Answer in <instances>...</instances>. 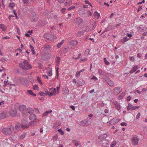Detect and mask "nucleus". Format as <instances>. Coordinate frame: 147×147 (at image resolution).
Wrapping results in <instances>:
<instances>
[{
  "instance_id": "nucleus-1",
  "label": "nucleus",
  "mask_w": 147,
  "mask_h": 147,
  "mask_svg": "<svg viewBox=\"0 0 147 147\" xmlns=\"http://www.w3.org/2000/svg\"><path fill=\"white\" fill-rule=\"evenodd\" d=\"M14 129V127L9 125L7 127L3 128L1 130L2 133L6 136H9L12 134L13 131Z\"/></svg>"
},
{
  "instance_id": "nucleus-2",
  "label": "nucleus",
  "mask_w": 147,
  "mask_h": 147,
  "mask_svg": "<svg viewBox=\"0 0 147 147\" xmlns=\"http://www.w3.org/2000/svg\"><path fill=\"white\" fill-rule=\"evenodd\" d=\"M19 65L21 68L24 70L30 69L32 68V66L26 60H24L22 63H20Z\"/></svg>"
},
{
  "instance_id": "nucleus-3",
  "label": "nucleus",
  "mask_w": 147,
  "mask_h": 147,
  "mask_svg": "<svg viewBox=\"0 0 147 147\" xmlns=\"http://www.w3.org/2000/svg\"><path fill=\"white\" fill-rule=\"evenodd\" d=\"M44 36L47 39L51 40L56 38V36L50 34H45Z\"/></svg>"
},
{
  "instance_id": "nucleus-4",
  "label": "nucleus",
  "mask_w": 147,
  "mask_h": 147,
  "mask_svg": "<svg viewBox=\"0 0 147 147\" xmlns=\"http://www.w3.org/2000/svg\"><path fill=\"white\" fill-rule=\"evenodd\" d=\"M20 83L24 85L28 86L29 85L28 81L26 78H21L19 79Z\"/></svg>"
},
{
  "instance_id": "nucleus-5",
  "label": "nucleus",
  "mask_w": 147,
  "mask_h": 147,
  "mask_svg": "<svg viewBox=\"0 0 147 147\" xmlns=\"http://www.w3.org/2000/svg\"><path fill=\"white\" fill-rule=\"evenodd\" d=\"M38 16L35 13H32L30 15V19L32 22H35L38 20Z\"/></svg>"
},
{
  "instance_id": "nucleus-6",
  "label": "nucleus",
  "mask_w": 147,
  "mask_h": 147,
  "mask_svg": "<svg viewBox=\"0 0 147 147\" xmlns=\"http://www.w3.org/2000/svg\"><path fill=\"white\" fill-rule=\"evenodd\" d=\"M103 79L105 82L108 84L110 86H112L114 85V82L112 81L109 78L106 77H104Z\"/></svg>"
},
{
  "instance_id": "nucleus-7",
  "label": "nucleus",
  "mask_w": 147,
  "mask_h": 147,
  "mask_svg": "<svg viewBox=\"0 0 147 147\" xmlns=\"http://www.w3.org/2000/svg\"><path fill=\"white\" fill-rule=\"evenodd\" d=\"M82 19L80 18H78L74 20V23L75 24L79 25L82 23Z\"/></svg>"
},
{
  "instance_id": "nucleus-8",
  "label": "nucleus",
  "mask_w": 147,
  "mask_h": 147,
  "mask_svg": "<svg viewBox=\"0 0 147 147\" xmlns=\"http://www.w3.org/2000/svg\"><path fill=\"white\" fill-rule=\"evenodd\" d=\"M91 119L89 117H87L86 119H84L83 121V126H87L90 123Z\"/></svg>"
},
{
  "instance_id": "nucleus-9",
  "label": "nucleus",
  "mask_w": 147,
  "mask_h": 147,
  "mask_svg": "<svg viewBox=\"0 0 147 147\" xmlns=\"http://www.w3.org/2000/svg\"><path fill=\"white\" fill-rule=\"evenodd\" d=\"M121 88L120 87H117L115 88L114 89V93L115 94H119L121 91Z\"/></svg>"
},
{
  "instance_id": "nucleus-10",
  "label": "nucleus",
  "mask_w": 147,
  "mask_h": 147,
  "mask_svg": "<svg viewBox=\"0 0 147 147\" xmlns=\"http://www.w3.org/2000/svg\"><path fill=\"white\" fill-rule=\"evenodd\" d=\"M139 140V139L136 137H134L133 138L132 141V144L135 145H137Z\"/></svg>"
},
{
  "instance_id": "nucleus-11",
  "label": "nucleus",
  "mask_w": 147,
  "mask_h": 147,
  "mask_svg": "<svg viewBox=\"0 0 147 147\" xmlns=\"http://www.w3.org/2000/svg\"><path fill=\"white\" fill-rule=\"evenodd\" d=\"M11 116L12 117L16 116L17 114V111L16 109L11 110L10 112Z\"/></svg>"
},
{
  "instance_id": "nucleus-12",
  "label": "nucleus",
  "mask_w": 147,
  "mask_h": 147,
  "mask_svg": "<svg viewBox=\"0 0 147 147\" xmlns=\"http://www.w3.org/2000/svg\"><path fill=\"white\" fill-rule=\"evenodd\" d=\"M84 14L85 15V16H84V17L86 16V17H88L89 16H92V13L89 11L84 10Z\"/></svg>"
},
{
  "instance_id": "nucleus-13",
  "label": "nucleus",
  "mask_w": 147,
  "mask_h": 147,
  "mask_svg": "<svg viewBox=\"0 0 147 147\" xmlns=\"http://www.w3.org/2000/svg\"><path fill=\"white\" fill-rule=\"evenodd\" d=\"M114 104L115 105L116 108L119 111L121 109L120 105L117 102L115 101L113 102Z\"/></svg>"
},
{
  "instance_id": "nucleus-14",
  "label": "nucleus",
  "mask_w": 147,
  "mask_h": 147,
  "mask_svg": "<svg viewBox=\"0 0 147 147\" xmlns=\"http://www.w3.org/2000/svg\"><path fill=\"white\" fill-rule=\"evenodd\" d=\"M26 108V105H22L19 106L18 108V109L19 111H22L24 110H25Z\"/></svg>"
},
{
  "instance_id": "nucleus-15",
  "label": "nucleus",
  "mask_w": 147,
  "mask_h": 147,
  "mask_svg": "<svg viewBox=\"0 0 147 147\" xmlns=\"http://www.w3.org/2000/svg\"><path fill=\"white\" fill-rule=\"evenodd\" d=\"M6 117V113L5 112H3L0 113V119H3Z\"/></svg>"
},
{
  "instance_id": "nucleus-16",
  "label": "nucleus",
  "mask_w": 147,
  "mask_h": 147,
  "mask_svg": "<svg viewBox=\"0 0 147 147\" xmlns=\"http://www.w3.org/2000/svg\"><path fill=\"white\" fill-rule=\"evenodd\" d=\"M26 111L30 115L34 113V110L32 108L30 107L28 108L26 110Z\"/></svg>"
},
{
  "instance_id": "nucleus-17",
  "label": "nucleus",
  "mask_w": 147,
  "mask_h": 147,
  "mask_svg": "<svg viewBox=\"0 0 147 147\" xmlns=\"http://www.w3.org/2000/svg\"><path fill=\"white\" fill-rule=\"evenodd\" d=\"M78 43V41L76 40H72L70 42V45L75 46L77 45Z\"/></svg>"
},
{
  "instance_id": "nucleus-18",
  "label": "nucleus",
  "mask_w": 147,
  "mask_h": 147,
  "mask_svg": "<svg viewBox=\"0 0 147 147\" xmlns=\"http://www.w3.org/2000/svg\"><path fill=\"white\" fill-rule=\"evenodd\" d=\"M138 66L137 65L135 66L129 72L131 74H132L136 70L138 69Z\"/></svg>"
},
{
  "instance_id": "nucleus-19",
  "label": "nucleus",
  "mask_w": 147,
  "mask_h": 147,
  "mask_svg": "<svg viewBox=\"0 0 147 147\" xmlns=\"http://www.w3.org/2000/svg\"><path fill=\"white\" fill-rule=\"evenodd\" d=\"M21 127V124L20 123H17L15 124V129L18 130H19L20 129V127Z\"/></svg>"
},
{
  "instance_id": "nucleus-20",
  "label": "nucleus",
  "mask_w": 147,
  "mask_h": 147,
  "mask_svg": "<svg viewBox=\"0 0 147 147\" xmlns=\"http://www.w3.org/2000/svg\"><path fill=\"white\" fill-rule=\"evenodd\" d=\"M139 28L141 29L143 31H146L147 30V28L146 26L143 25H140L139 27Z\"/></svg>"
},
{
  "instance_id": "nucleus-21",
  "label": "nucleus",
  "mask_w": 147,
  "mask_h": 147,
  "mask_svg": "<svg viewBox=\"0 0 147 147\" xmlns=\"http://www.w3.org/2000/svg\"><path fill=\"white\" fill-rule=\"evenodd\" d=\"M29 119L30 120H34L36 119V116L33 113L32 114L29 116Z\"/></svg>"
},
{
  "instance_id": "nucleus-22",
  "label": "nucleus",
  "mask_w": 147,
  "mask_h": 147,
  "mask_svg": "<svg viewBox=\"0 0 147 147\" xmlns=\"http://www.w3.org/2000/svg\"><path fill=\"white\" fill-rule=\"evenodd\" d=\"M99 74L101 75L104 76L106 74V72L105 71L102 70L101 69H99L98 70Z\"/></svg>"
},
{
  "instance_id": "nucleus-23",
  "label": "nucleus",
  "mask_w": 147,
  "mask_h": 147,
  "mask_svg": "<svg viewBox=\"0 0 147 147\" xmlns=\"http://www.w3.org/2000/svg\"><path fill=\"white\" fill-rule=\"evenodd\" d=\"M27 92L30 95L32 96H36V94L34 93L32 90H28L27 91Z\"/></svg>"
},
{
  "instance_id": "nucleus-24",
  "label": "nucleus",
  "mask_w": 147,
  "mask_h": 147,
  "mask_svg": "<svg viewBox=\"0 0 147 147\" xmlns=\"http://www.w3.org/2000/svg\"><path fill=\"white\" fill-rule=\"evenodd\" d=\"M52 112V111L51 110L46 111L43 113L42 115V117L45 116L47 115L49 113Z\"/></svg>"
},
{
  "instance_id": "nucleus-25",
  "label": "nucleus",
  "mask_w": 147,
  "mask_h": 147,
  "mask_svg": "<svg viewBox=\"0 0 147 147\" xmlns=\"http://www.w3.org/2000/svg\"><path fill=\"white\" fill-rule=\"evenodd\" d=\"M0 28L2 29L3 31H5L6 30V26L2 24H0Z\"/></svg>"
},
{
  "instance_id": "nucleus-26",
  "label": "nucleus",
  "mask_w": 147,
  "mask_h": 147,
  "mask_svg": "<svg viewBox=\"0 0 147 147\" xmlns=\"http://www.w3.org/2000/svg\"><path fill=\"white\" fill-rule=\"evenodd\" d=\"M63 90L65 93L67 94L69 92V91L68 89V88L66 86L64 87L63 88Z\"/></svg>"
},
{
  "instance_id": "nucleus-27",
  "label": "nucleus",
  "mask_w": 147,
  "mask_h": 147,
  "mask_svg": "<svg viewBox=\"0 0 147 147\" xmlns=\"http://www.w3.org/2000/svg\"><path fill=\"white\" fill-rule=\"evenodd\" d=\"M29 125L28 124H21V127L23 129H26L28 127Z\"/></svg>"
},
{
  "instance_id": "nucleus-28",
  "label": "nucleus",
  "mask_w": 147,
  "mask_h": 147,
  "mask_svg": "<svg viewBox=\"0 0 147 147\" xmlns=\"http://www.w3.org/2000/svg\"><path fill=\"white\" fill-rule=\"evenodd\" d=\"M43 48L46 50H49L51 48V46L50 45H45L44 46Z\"/></svg>"
},
{
  "instance_id": "nucleus-29",
  "label": "nucleus",
  "mask_w": 147,
  "mask_h": 147,
  "mask_svg": "<svg viewBox=\"0 0 147 147\" xmlns=\"http://www.w3.org/2000/svg\"><path fill=\"white\" fill-rule=\"evenodd\" d=\"M131 103H129L128 104L127 107V110L128 111L130 109H131L133 107Z\"/></svg>"
},
{
  "instance_id": "nucleus-30",
  "label": "nucleus",
  "mask_w": 147,
  "mask_h": 147,
  "mask_svg": "<svg viewBox=\"0 0 147 147\" xmlns=\"http://www.w3.org/2000/svg\"><path fill=\"white\" fill-rule=\"evenodd\" d=\"M78 13L80 16L83 15V9L82 8H79L78 11Z\"/></svg>"
},
{
  "instance_id": "nucleus-31",
  "label": "nucleus",
  "mask_w": 147,
  "mask_h": 147,
  "mask_svg": "<svg viewBox=\"0 0 147 147\" xmlns=\"http://www.w3.org/2000/svg\"><path fill=\"white\" fill-rule=\"evenodd\" d=\"M64 40H63L62 41L59 43H58L57 45V47L58 48H59L64 43Z\"/></svg>"
},
{
  "instance_id": "nucleus-32",
  "label": "nucleus",
  "mask_w": 147,
  "mask_h": 147,
  "mask_svg": "<svg viewBox=\"0 0 147 147\" xmlns=\"http://www.w3.org/2000/svg\"><path fill=\"white\" fill-rule=\"evenodd\" d=\"M94 15L95 17L97 18L100 16V14L97 11H95L94 12Z\"/></svg>"
},
{
  "instance_id": "nucleus-33",
  "label": "nucleus",
  "mask_w": 147,
  "mask_h": 147,
  "mask_svg": "<svg viewBox=\"0 0 147 147\" xmlns=\"http://www.w3.org/2000/svg\"><path fill=\"white\" fill-rule=\"evenodd\" d=\"M71 4V1H66L65 3V6H67L69 5H70Z\"/></svg>"
},
{
  "instance_id": "nucleus-34",
  "label": "nucleus",
  "mask_w": 147,
  "mask_h": 147,
  "mask_svg": "<svg viewBox=\"0 0 147 147\" xmlns=\"http://www.w3.org/2000/svg\"><path fill=\"white\" fill-rule=\"evenodd\" d=\"M92 30L90 26H87L86 27L85 31L88 32Z\"/></svg>"
},
{
  "instance_id": "nucleus-35",
  "label": "nucleus",
  "mask_w": 147,
  "mask_h": 147,
  "mask_svg": "<svg viewBox=\"0 0 147 147\" xmlns=\"http://www.w3.org/2000/svg\"><path fill=\"white\" fill-rule=\"evenodd\" d=\"M36 121H31L29 123V125L32 126H34L36 125Z\"/></svg>"
},
{
  "instance_id": "nucleus-36",
  "label": "nucleus",
  "mask_w": 147,
  "mask_h": 147,
  "mask_svg": "<svg viewBox=\"0 0 147 147\" xmlns=\"http://www.w3.org/2000/svg\"><path fill=\"white\" fill-rule=\"evenodd\" d=\"M83 71V69L81 70L80 71H78L76 72V77H78L80 75V72Z\"/></svg>"
},
{
  "instance_id": "nucleus-37",
  "label": "nucleus",
  "mask_w": 147,
  "mask_h": 147,
  "mask_svg": "<svg viewBox=\"0 0 147 147\" xmlns=\"http://www.w3.org/2000/svg\"><path fill=\"white\" fill-rule=\"evenodd\" d=\"M30 47L31 51L32 52L33 54H35V53L34 47H33L31 45H30Z\"/></svg>"
},
{
  "instance_id": "nucleus-38",
  "label": "nucleus",
  "mask_w": 147,
  "mask_h": 147,
  "mask_svg": "<svg viewBox=\"0 0 147 147\" xmlns=\"http://www.w3.org/2000/svg\"><path fill=\"white\" fill-rule=\"evenodd\" d=\"M83 34V32L82 30V31H79L77 34V36L80 37Z\"/></svg>"
},
{
  "instance_id": "nucleus-39",
  "label": "nucleus",
  "mask_w": 147,
  "mask_h": 147,
  "mask_svg": "<svg viewBox=\"0 0 147 147\" xmlns=\"http://www.w3.org/2000/svg\"><path fill=\"white\" fill-rule=\"evenodd\" d=\"M46 92H47V95H49V96H52L53 95V93L52 92H50L48 91L47 90V91H46Z\"/></svg>"
},
{
  "instance_id": "nucleus-40",
  "label": "nucleus",
  "mask_w": 147,
  "mask_h": 147,
  "mask_svg": "<svg viewBox=\"0 0 147 147\" xmlns=\"http://www.w3.org/2000/svg\"><path fill=\"white\" fill-rule=\"evenodd\" d=\"M47 72L49 76H51L52 75V70H47Z\"/></svg>"
},
{
  "instance_id": "nucleus-41",
  "label": "nucleus",
  "mask_w": 147,
  "mask_h": 147,
  "mask_svg": "<svg viewBox=\"0 0 147 147\" xmlns=\"http://www.w3.org/2000/svg\"><path fill=\"white\" fill-rule=\"evenodd\" d=\"M39 94L41 95L42 96H46L47 95V93H45L43 92H41L39 93Z\"/></svg>"
},
{
  "instance_id": "nucleus-42",
  "label": "nucleus",
  "mask_w": 147,
  "mask_h": 147,
  "mask_svg": "<svg viewBox=\"0 0 147 147\" xmlns=\"http://www.w3.org/2000/svg\"><path fill=\"white\" fill-rule=\"evenodd\" d=\"M116 119H113L110 121V122H111V123H112L113 124H115L117 123H115V122H116Z\"/></svg>"
},
{
  "instance_id": "nucleus-43",
  "label": "nucleus",
  "mask_w": 147,
  "mask_h": 147,
  "mask_svg": "<svg viewBox=\"0 0 147 147\" xmlns=\"http://www.w3.org/2000/svg\"><path fill=\"white\" fill-rule=\"evenodd\" d=\"M89 51H90L89 49H86V50L85 51V52L84 55H88V54L89 53Z\"/></svg>"
},
{
  "instance_id": "nucleus-44",
  "label": "nucleus",
  "mask_w": 147,
  "mask_h": 147,
  "mask_svg": "<svg viewBox=\"0 0 147 147\" xmlns=\"http://www.w3.org/2000/svg\"><path fill=\"white\" fill-rule=\"evenodd\" d=\"M60 59V58L59 57H57V59L56 61V63L57 65H58V64L59 63Z\"/></svg>"
},
{
  "instance_id": "nucleus-45",
  "label": "nucleus",
  "mask_w": 147,
  "mask_h": 147,
  "mask_svg": "<svg viewBox=\"0 0 147 147\" xmlns=\"http://www.w3.org/2000/svg\"><path fill=\"white\" fill-rule=\"evenodd\" d=\"M58 131L60 133L61 135H63L64 134V132L61 129H59L58 130Z\"/></svg>"
},
{
  "instance_id": "nucleus-46",
  "label": "nucleus",
  "mask_w": 147,
  "mask_h": 147,
  "mask_svg": "<svg viewBox=\"0 0 147 147\" xmlns=\"http://www.w3.org/2000/svg\"><path fill=\"white\" fill-rule=\"evenodd\" d=\"M15 147H24L23 146V145L20 144H16Z\"/></svg>"
},
{
  "instance_id": "nucleus-47",
  "label": "nucleus",
  "mask_w": 147,
  "mask_h": 147,
  "mask_svg": "<svg viewBox=\"0 0 147 147\" xmlns=\"http://www.w3.org/2000/svg\"><path fill=\"white\" fill-rule=\"evenodd\" d=\"M15 5L14 3H10L9 5V6L10 7H11L13 8L14 6Z\"/></svg>"
},
{
  "instance_id": "nucleus-48",
  "label": "nucleus",
  "mask_w": 147,
  "mask_h": 147,
  "mask_svg": "<svg viewBox=\"0 0 147 147\" xmlns=\"http://www.w3.org/2000/svg\"><path fill=\"white\" fill-rule=\"evenodd\" d=\"M33 88L35 90H38L39 89V88L37 85L33 86Z\"/></svg>"
},
{
  "instance_id": "nucleus-49",
  "label": "nucleus",
  "mask_w": 147,
  "mask_h": 147,
  "mask_svg": "<svg viewBox=\"0 0 147 147\" xmlns=\"http://www.w3.org/2000/svg\"><path fill=\"white\" fill-rule=\"evenodd\" d=\"M37 79L38 80V82L41 85L42 84V82H41V78H40L38 76L37 77Z\"/></svg>"
},
{
  "instance_id": "nucleus-50",
  "label": "nucleus",
  "mask_w": 147,
  "mask_h": 147,
  "mask_svg": "<svg viewBox=\"0 0 147 147\" xmlns=\"http://www.w3.org/2000/svg\"><path fill=\"white\" fill-rule=\"evenodd\" d=\"M105 63L107 65H108L109 64V63L107 61V60L105 58L104 59Z\"/></svg>"
},
{
  "instance_id": "nucleus-51",
  "label": "nucleus",
  "mask_w": 147,
  "mask_h": 147,
  "mask_svg": "<svg viewBox=\"0 0 147 147\" xmlns=\"http://www.w3.org/2000/svg\"><path fill=\"white\" fill-rule=\"evenodd\" d=\"M26 136V133H24L22 134L20 137V138L21 139H23Z\"/></svg>"
},
{
  "instance_id": "nucleus-52",
  "label": "nucleus",
  "mask_w": 147,
  "mask_h": 147,
  "mask_svg": "<svg viewBox=\"0 0 147 147\" xmlns=\"http://www.w3.org/2000/svg\"><path fill=\"white\" fill-rule=\"evenodd\" d=\"M58 70H59V68H58V67H57L56 69V76H57V78H58V77L59 76Z\"/></svg>"
},
{
  "instance_id": "nucleus-53",
  "label": "nucleus",
  "mask_w": 147,
  "mask_h": 147,
  "mask_svg": "<svg viewBox=\"0 0 147 147\" xmlns=\"http://www.w3.org/2000/svg\"><path fill=\"white\" fill-rule=\"evenodd\" d=\"M84 2L86 4H89V5H90L91 7H92V5L88 1L86 0H85L84 1Z\"/></svg>"
},
{
  "instance_id": "nucleus-54",
  "label": "nucleus",
  "mask_w": 147,
  "mask_h": 147,
  "mask_svg": "<svg viewBox=\"0 0 147 147\" xmlns=\"http://www.w3.org/2000/svg\"><path fill=\"white\" fill-rule=\"evenodd\" d=\"M100 136L104 139L107 137V135L106 134H104L103 135H102Z\"/></svg>"
},
{
  "instance_id": "nucleus-55",
  "label": "nucleus",
  "mask_w": 147,
  "mask_h": 147,
  "mask_svg": "<svg viewBox=\"0 0 147 147\" xmlns=\"http://www.w3.org/2000/svg\"><path fill=\"white\" fill-rule=\"evenodd\" d=\"M140 106H136L134 107H133L132 109H131L132 110H135L136 109H138L140 108Z\"/></svg>"
},
{
  "instance_id": "nucleus-56",
  "label": "nucleus",
  "mask_w": 147,
  "mask_h": 147,
  "mask_svg": "<svg viewBox=\"0 0 147 147\" xmlns=\"http://www.w3.org/2000/svg\"><path fill=\"white\" fill-rule=\"evenodd\" d=\"M23 2L25 4H27L29 1V0H23Z\"/></svg>"
},
{
  "instance_id": "nucleus-57",
  "label": "nucleus",
  "mask_w": 147,
  "mask_h": 147,
  "mask_svg": "<svg viewBox=\"0 0 147 147\" xmlns=\"http://www.w3.org/2000/svg\"><path fill=\"white\" fill-rule=\"evenodd\" d=\"M92 28H91L92 30H93L96 27L95 24L94 22L93 23V24H92Z\"/></svg>"
},
{
  "instance_id": "nucleus-58",
  "label": "nucleus",
  "mask_w": 147,
  "mask_h": 147,
  "mask_svg": "<svg viewBox=\"0 0 147 147\" xmlns=\"http://www.w3.org/2000/svg\"><path fill=\"white\" fill-rule=\"evenodd\" d=\"M5 90L4 89V88H1L0 89V91L2 93H3V94H4L5 93V92H4V91H5Z\"/></svg>"
},
{
  "instance_id": "nucleus-59",
  "label": "nucleus",
  "mask_w": 147,
  "mask_h": 147,
  "mask_svg": "<svg viewBox=\"0 0 147 147\" xmlns=\"http://www.w3.org/2000/svg\"><path fill=\"white\" fill-rule=\"evenodd\" d=\"M75 8V7L74 6H71L69 7L67 9L69 11L70 10L72 9H74Z\"/></svg>"
},
{
  "instance_id": "nucleus-60",
  "label": "nucleus",
  "mask_w": 147,
  "mask_h": 147,
  "mask_svg": "<svg viewBox=\"0 0 147 147\" xmlns=\"http://www.w3.org/2000/svg\"><path fill=\"white\" fill-rule=\"evenodd\" d=\"M120 125L122 126H126L127 125V123L125 122H122L121 123Z\"/></svg>"
},
{
  "instance_id": "nucleus-61",
  "label": "nucleus",
  "mask_w": 147,
  "mask_h": 147,
  "mask_svg": "<svg viewBox=\"0 0 147 147\" xmlns=\"http://www.w3.org/2000/svg\"><path fill=\"white\" fill-rule=\"evenodd\" d=\"M13 13H14V14H15V17L16 18V19H18V17L17 16V14L16 12V11L15 10H13Z\"/></svg>"
},
{
  "instance_id": "nucleus-62",
  "label": "nucleus",
  "mask_w": 147,
  "mask_h": 147,
  "mask_svg": "<svg viewBox=\"0 0 147 147\" xmlns=\"http://www.w3.org/2000/svg\"><path fill=\"white\" fill-rule=\"evenodd\" d=\"M142 6L141 5L138 8V9L137 11V12H139L140 11V10H141L142 9Z\"/></svg>"
},
{
  "instance_id": "nucleus-63",
  "label": "nucleus",
  "mask_w": 147,
  "mask_h": 147,
  "mask_svg": "<svg viewBox=\"0 0 147 147\" xmlns=\"http://www.w3.org/2000/svg\"><path fill=\"white\" fill-rule=\"evenodd\" d=\"M66 9L65 8H63L61 10V11L62 13H63L66 11Z\"/></svg>"
},
{
  "instance_id": "nucleus-64",
  "label": "nucleus",
  "mask_w": 147,
  "mask_h": 147,
  "mask_svg": "<svg viewBox=\"0 0 147 147\" xmlns=\"http://www.w3.org/2000/svg\"><path fill=\"white\" fill-rule=\"evenodd\" d=\"M140 113H138L136 115V119H138L140 117Z\"/></svg>"
}]
</instances>
